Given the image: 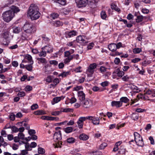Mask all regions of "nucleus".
Segmentation results:
<instances>
[{
    "instance_id": "obj_1",
    "label": "nucleus",
    "mask_w": 155,
    "mask_h": 155,
    "mask_svg": "<svg viewBox=\"0 0 155 155\" xmlns=\"http://www.w3.org/2000/svg\"><path fill=\"white\" fill-rule=\"evenodd\" d=\"M41 15L39 8L37 6L34 4H31L28 11V16L31 20H35L38 19Z\"/></svg>"
},
{
    "instance_id": "obj_2",
    "label": "nucleus",
    "mask_w": 155,
    "mask_h": 155,
    "mask_svg": "<svg viewBox=\"0 0 155 155\" xmlns=\"http://www.w3.org/2000/svg\"><path fill=\"white\" fill-rule=\"evenodd\" d=\"M11 9L10 10L5 11L2 14L4 20L7 22L12 20L14 17L15 13L20 11L19 8L18 7L14 5L11 6Z\"/></svg>"
},
{
    "instance_id": "obj_3",
    "label": "nucleus",
    "mask_w": 155,
    "mask_h": 155,
    "mask_svg": "<svg viewBox=\"0 0 155 155\" xmlns=\"http://www.w3.org/2000/svg\"><path fill=\"white\" fill-rule=\"evenodd\" d=\"M23 29L25 32L28 34L34 33L36 29L33 24L30 22H26L23 27Z\"/></svg>"
},
{
    "instance_id": "obj_4",
    "label": "nucleus",
    "mask_w": 155,
    "mask_h": 155,
    "mask_svg": "<svg viewBox=\"0 0 155 155\" xmlns=\"http://www.w3.org/2000/svg\"><path fill=\"white\" fill-rule=\"evenodd\" d=\"M53 138L54 141L57 142L56 147H61L62 143L60 141L62 139L61 131L59 130L58 132H56L54 134Z\"/></svg>"
},
{
    "instance_id": "obj_5",
    "label": "nucleus",
    "mask_w": 155,
    "mask_h": 155,
    "mask_svg": "<svg viewBox=\"0 0 155 155\" xmlns=\"http://www.w3.org/2000/svg\"><path fill=\"white\" fill-rule=\"evenodd\" d=\"M75 1L79 8L85 7L89 2V5L90 4L91 5L95 2L94 0H75Z\"/></svg>"
},
{
    "instance_id": "obj_6",
    "label": "nucleus",
    "mask_w": 155,
    "mask_h": 155,
    "mask_svg": "<svg viewBox=\"0 0 155 155\" xmlns=\"http://www.w3.org/2000/svg\"><path fill=\"white\" fill-rule=\"evenodd\" d=\"M134 137L135 141L137 145L140 147H143L144 143L142 137L137 132H134Z\"/></svg>"
},
{
    "instance_id": "obj_7",
    "label": "nucleus",
    "mask_w": 155,
    "mask_h": 155,
    "mask_svg": "<svg viewBox=\"0 0 155 155\" xmlns=\"http://www.w3.org/2000/svg\"><path fill=\"white\" fill-rule=\"evenodd\" d=\"M81 102L82 106L86 108H89L92 105L91 101L87 98H85Z\"/></svg>"
},
{
    "instance_id": "obj_8",
    "label": "nucleus",
    "mask_w": 155,
    "mask_h": 155,
    "mask_svg": "<svg viewBox=\"0 0 155 155\" xmlns=\"http://www.w3.org/2000/svg\"><path fill=\"white\" fill-rule=\"evenodd\" d=\"M87 119L91 120L93 124L95 125H97L99 124L100 119L99 117L94 116H87Z\"/></svg>"
},
{
    "instance_id": "obj_9",
    "label": "nucleus",
    "mask_w": 155,
    "mask_h": 155,
    "mask_svg": "<svg viewBox=\"0 0 155 155\" xmlns=\"http://www.w3.org/2000/svg\"><path fill=\"white\" fill-rule=\"evenodd\" d=\"M87 117H81L78 120L77 123L78 127L79 128H83V126L84 121L87 119Z\"/></svg>"
},
{
    "instance_id": "obj_10",
    "label": "nucleus",
    "mask_w": 155,
    "mask_h": 155,
    "mask_svg": "<svg viewBox=\"0 0 155 155\" xmlns=\"http://www.w3.org/2000/svg\"><path fill=\"white\" fill-rule=\"evenodd\" d=\"M31 34L27 33L24 31V32L22 33L21 37V39L23 40H27L30 39L31 38L30 36Z\"/></svg>"
},
{
    "instance_id": "obj_11",
    "label": "nucleus",
    "mask_w": 155,
    "mask_h": 155,
    "mask_svg": "<svg viewBox=\"0 0 155 155\" xmlns=\"http://www.w3.org/2000/svg\"><path fill=\"white\" fill-rule=\"evenodd\" d=\"M86 38L84 36L79 35L77 37L76 41L78 43H84L86 42Z\"/></svg>"
},
{
    "instance_id": "obj_12",
    "label": "nucleus",
    "mask_w": 155,
    "mask_h": 155,
    "mask_svg": "<svg viewBox=\"0 0 155 155\" xmlns=\"http://www.w3.org/2000/svg\"><path fill=\"white\" fill-rule=\"evenodd\" d=\"M43 50L47 53H50L53 51V48L51 45H46L42 48Z\"/></svg>"
},
{
    "instance_id": "obj_13",
    "label": "nucleus",
    "mask_w": 155,
    "mask_h": 155,
    "mask_svg": "<svg viewBox=\"0 0 155 155\" xmlns=\"http://www.w3.org/2000/svg\"><path fill=\"white\" fill-rule=\"evenodd\" d=\"M111 105L112 107H120L122 105L121 101H114L111 102Z\"/></svg>"
},
{
    "instance_id": "obj_14",
    "label": "nucleus",
    "mask_w": 155,
    "mask_h": 155,
    "mask_svg": "<svg viewBox=\"0 0 155 155\" xmlns=\"http://www.w3.org/2000/svg\"><path fill=\"white\" fill-rule=\"evenodd\" d=\"M78 96L79 99L81 101L85 98V94L82 91H78Z\"/></svg>"
},
{
    "instance_id": "obj_15",
    "label": "nucleus",
    "mask_w": 155,
    "mask_h": 155,
    "mask_svg": "<svg viewBox=\"0 0 155 155\" xmlns=\"http://www.w3.org/2000/svg\"><path fill=\"white\" fill-rule=\"evenodd\" d=\"M109 49L112 51H114L117 50V47L116 44L114 43H111L108 46Z\"/></svg>"
},
{
    "instance_id": "obj_16",
    "label": "nucleus",
    "mask_w": 155,
    "mask_h": 155,
    "mask_svg": "<svg viewBox=\"0 0 155 155\" xmlns=\"http://www.w3.org/2000/svg\"><path fill=\"white\" fill-rule=\"evenodd\" d=\"M94 72V70H92L91 68H90V66L88 67L86 71V73L87 74L88 77H92V74Z\"/></svg>"
},
{
    "instance_id": "obj_17",
    "label": "nucleus",
    "mask_w": 155,
    "mask_h": 155,
    "mask_svg": "<svg viewBox=\"0 0 155 155\" xmlns=\"http://www.w3.org/2000/svg\"><path fill=\"white\" fill-rule=\"evenodd\" d=\"M17 124L19 125L20 126H24L27 130H28L30 129V126L25 121L18 123Z\"/></svg>"
},
{
    "instance_id": "obj_18",
    "label": "nucleus",
    "mask_w": 155,
    "mask_h": 155,
    "mask_svg": "<svg viewBox=\"0 0 155 155\" xmlns=\"http://www.w3.org/2000/svg\"><path fill=\"white\" fill-rule=\"evenodd\" d=\"M25 58L28 61V62L31 64H33L34 62L32 60V58L31 56L28 54H26L25 56Z\"/></svg>"
},
{
    "instance_id": "obj_19",
    "label": "nucleus",
    "mask_w": 155,
    "mask_h": 155,
    "mask_svg": "<svg viewBox=\"0 0 155 155\" xmlns=\"http://www.w3.org/2000/svg\"><path fill=\"white\" fill-rule=\"evenodd\" d=\"M89 136L84 134H82L80 135L79 137V139L83 140H86L89 138Z\"/></svg>"
},
{
    "instance_id": "obj_20",
    "label": "nucleus",
    "mask_w": 155,
    "mask_h": 155,
    "mask_svg": "<svg viewBox=\"0 0 155 155\" xmlns=\"http://www.w3.org/2000/svg\"><path fill=\"white\" fill-rule=\"evenodd\" d=\"M139 117V115L138 114L135 113H133L131 115V118L134 120H137Z\"/></svg>"
},
{
    "instance_id": "obj_21",
    "label": "nucleus",
    "mask_w": 155,
    "mask_h": 155,
    "mask_svg": "<svg viewBox=\"0 0 155 155\" xmlns=\"http://www.w3.org/2000/svg\"><path fill=\"white\" fill-rule=\"evenodd\" d=\"M77 32L74 30H72L68 33V35L69 37H73L76 35Z\"/></svg>"
},
{
    "instance_id": "obj_22",
    "label": "nucleus",
    "mask_w": 155,
    "mask_h": 155,
    "mask_svg": "<svg viewBox=\"0 0 155 155\" xmlns=\"http://www.w3.org/2000/svg\"><path fill=\"white\" fill-rule=\"evenodd\" d=\"M18 136L19 138V139L21 140L25 139L27 141H29V140L27 139V138H25V135L22 133H19L18 134Z\"/></svg>"
},
{
    "instance_id": "obj_23",
    "label": "nucleus",
    "mask_w": 155,
    "mask_h": 155,
    "mask_svg": "<svg viewBox=\"0 0 155 155\" xmlns=\"http://www.w3.org/2000/svg\"><path fill=\"white\" fill-rule=\"evenodd\" d=\"M21 29L19 27H15L13 28V32L14 33L18 34L21 32Z\"/></svg>"
},
{
    "instance_id": "obj_24",
    "label": "nucleus",
    "mask_w": 155,
    "mask_h": 155,
    "mask_svg": "<svg viewBox=\"0 0 155 155\" xmlns=\"http://www.w3.org/2000/svg\"><path fill=\"white\" fill-rule=\"evenodd\" d=\"M111 8L113 10H114L116 11L119 12L120 11V10L118 7L115 5V4L112 3L111 5Z\"/></svg>"
},
{
    "instance_id": "obj_25",
    "label": "nucleus",
    "mask_w": 155,
    "mask_h": 155,
    "mask_svg": "<svg viewBox=\"0 0 155 155\" xmlns=\"http://www.w3.org/2000/svg\"><path fill=\"white\" fill-rule=\"evenodd\" d=\"M37 59L38 61V64L41 63H45L46 64L47 63L46 60L44 58H37Z\"/></svg>"
},
{
    "instance_id": "obj_26",
    "label": "nucleus",
    "mask_w": 155,
    "mask_h": 155,
    "mask_svg": "<svg viewBox=\"0 0 155 155\" xmlns=\"http://www.w3.org/2000/svg\"><path fill=\"white\" fill-rule=\"evenodd\" d=\"M34 113L35 115H39L45 114V112L42 110H38L34 112Z\"/></svg>"
},
{
    "instance_id": "obj_27",
    "label": "nucleus",
    "mask_w": 155,
    "mask_h": 155,
    "mask_svg": "<svg viewBox=\"0 0 155 155\" xmlns=\"http://www.w3.org/2000/svg\"><path fill=\"white\" fill-rule=\"evenodd\" d=\"M120 101L122 105L123 102L127 103L129 101V99L126 97H122L120 98Z\"/></svg>"
},
{
    "instance_id": "obj_28",
    "label": "nucleus",
    "mask_w": 155,
    "mask_h": 155,
    "mask_svg": "<svg viewBox=\"0 0 155 155\" xmlns=\"http://www.w3.org/2000/svg\"><path fill=\"white\" fill-rule=\"evenodd\" d=\"M62 98V99L64 98L63 97H56L54 98L53 100L55 103H57L61 100Z\"/></svg>"
},
{
    "instance_id": "obj_29",
    "label": "nucleus",
    "mask_w": 155,
    "mask_h": 155,
    "mask_svg": "<svg viewBox=\"0 0 155 155\" xmlns=\"http://www.w3.org/2000/svg\"><path fill=\"white\" fill-rule=\"evenodd\" d=\"M143 17L141 15L137 16V18L135 19L136 22L137 23H139L141 22L143 20Z\"/></svg>"
},
{
    "instance_id": "obj_30",
    "label": "nucleus",
    "mask_w": 155,
    "mask_h": 155,
    "mask_svg": "<svg viewBox=\"0 0 155 155\" xmlns=\"http://www.w3.org/2000/svg\"><path fill=\"white\" fill-rule=\"evenodd\" d=\"M54 22V25L57 27L62 26L63 25L62 22L59 21H55Z\"/></svg>"
},
{
    "instance_id": "obj_31",
    "label": "nucleus",
    "mask_w": 155,
    "mask_h": 155,
    "mask_svg": "<svg viewBox=\"0 0 155 155\" xmlns=\"http://www.w3.org/2000/svg\"><path fill=\"white\" fill-rule=\"evenodd\" d=\"M38 53L39 56L41 57H45L46 56L47 54V53L45 51L43 50V49L42 48V51L40 52H38Z\"/></svg>"
},
{
    "instance_id": "obj_32",
    "label": "nucleus",
    "mask_w": 155,
    "mask_h": 155,
    "mask_svg": "<svg viewBox=\"0 0 155 155\" xmlns=\"http://www.w3.org/2000/svg\"><path fill=\"white\" fill-rule=\"evenodd\" d=\"M70 74V72L69 71H67V72H63L58 75V77H66L68 75Z\"/></svg>"
},
{
    "instance_id": "obj_33",
    "label": "nucleus",
    "mask_w": 155,
    "mask_h": 155,
    "mask_svg": "<svg viewBox=\"0 0 155 155\" xmlns=\"http://www.w3.org/2000/svg\"><path fill=\"white\" fill-rule=\"evenodd\" d=\"M60 81L58 78H53V80L52 81V83L54 84H51V85L54 86V85L55 86L58 84L59 82Z\"/></svg>"
},
{
    "instance_id": "obj_34",
    "label": "nucleus",
    "mask_w": 155,
    "mask_h": 155,
    "mask_svg": "<svg viewBox=\"0 0 155 155\" xmlns=\"http://www.w3.org/2000/svg\"><path fill=\"white\" fill-rule=\"evenodd\" d=\"M85 80L84 78H78L76 79V83L78 84L83 83Z\"/></svg>"
},
{
    "instance_id": "obj_35",
    "label": "nucleus",
    "mask_w": 155,
    "mask_h": 155,
    "mask_svg": "<svg viewBox=\"0 0 155 155\" xmlns=\"http://www.w3.org/2000/svg\"><path fill=\"white\" fill-rule=\"evenodd\" d=\"M73 128L71 127H67L65 128V131L66 133H69L72 132Z\"/></svg>"
},
{
    "instance_id": "obj_36",
    "label": "nucleus",
    "mask_w": 155,
    "mask_h": 155,
    "mask_svg": "<svg viewBox=\"0 0 155 155\" xmlns=\"http://www.w3.org/2000/svg\"><path fill=\"white\" fill-rule=\"evenodd\" d=\"M56 2L62 5H65L66 2V0H57Z\"/></svg>"
},
{
    "instance_id": "obj_37",
    "label": "nucleus",
    "mask_w": 155,
    "mask_h": 155,
    "mask_svg": "<svg viewBox=\"0 0 155 155\" xmlns=\"http://www.w3.org/2000/svg\"><path fill=\"white\" fill-rule=\"evenodd\" d=\"M141 51V49L139 48H135L133 50V52L134 54L139 53Z\"/></svg>"
},
{
    "instance_id": "obj_38",
    "label": "nucleus",
    "mask_w": 155,
    "mask_h": 155,
    "mask_svg": "<svg viewBox=\"0 0 155 155\" xmlns=\"http://www.w3.org/2000/svg\"><path fill=\"white\" fill-rule=\"evenodd\" d=\"M101 18L103 19H105L107 17V15L105 11H102L101 13Z\"/></svg>"
},
{
    "instance_id": "obj_39",
    "label": "nucleus",
    "mask_w": 155,
    "mask_h": 155,
    "mask_svg": "<svg viewBox=\"0 0 155 155\" xmlns=\"http://www.w3.org/2000/svg\"><path fill=\"white\" fill-rule=\"evenodd\" d=\"M67 142L70 143H73L75 142V139L72 137L69 138L67 139Z\"/></svg>"
},
{
    "instance_id": "obj_40",
    "label": "nucleus",
    "mask_w": 155,
    "mask_h": 155,
    "mask_svg": "<svg viewBox=\"0 0 155 155\" xmlns=\"http://www.w3.org/2000/svg\"><path fill=\"white\" fill-rule=\"evenodd\" d=\"M32 65V64H30L26 65L25 66V68L28 71H31L32 70L33 67Z\"/></svg>"
},
{
    "instance_id": "obj_41",
    "label": "nucleus",
    "mask_w": 155,
    "mask_h": 155,
    "mask_svg": "<svg viewBox=\"0 0 155 155\" xmlns=\"http://www.w3.org/2000/svg\"><path fill=\"white\" fill-rule=\"evenodd\" d=\"M72 60V57L71 56L67 57L66 58H65L64 60V63L65 64H67L68 63L70 62V61Z\"/></svg>"
},
{
    "instance_id": "obj_42",
    "label": "nucleus",
    "mask_w": 155,
    "mask_h": 155,
    "mask_svg": "<svg viewBox=\"0 0 155 155\" xmlns=\"http://www.w3.org/2000/svg\"><path fill=\"white\" fill-rule=\"evenodd\" d=\"M59 16V15L56 13H54L51 14V17L53 19H55L58 18Z\"/></svg>"
},
{
    "instance_id": "obj_43",
    "label": "nucleus",
    "mask_w": 155,
    "mask_h": 155,
    "mask_svg": "<svg viewBox=\"0 0 155 155\" xmlns=\"http://www.w3.org/2000/svg\"><path fill=\"white\" fill-rule=\"evenodd\" d=\"M102 153L100 151L92 152L90 153V155H101Z\"/></svg>"
},
{
    "instance_id": "obj_44",
    "label": "nucleus",
    "mask_w": 155,
    "mask_h": 155,
    "mask_svg": "<svg viewBox=\"0 0 155 155\" xmlns=\"http://www.w3.org/2000/svg\"><path fill=\"white\" fill-rule=\"evenodd\" d=\"M38 152L39 154H43L45 152V150L43 148L39 147L38 149Z\"/></svg>"
},
{
    "instance_id": "obj_45",
    "label": "nucleus",
    "mask_w": 155,
    "mask_h": 155,
    "mask_svg": "<svg viewBox=\"0 0 155 155\" xmlns=\"http://www.w3.org/2000/svg\"><path fill=\"white\" fill-rule=\"evenodd\" d=\"M23 143L25 144V150L28 151H31V149H29L30 147L29 143H25L24 142H23Z\"/></svg>"
},
{
    "instance_id": "obj_46",
    "label": "nucleus",
    "mask_w": 155,
    "mask_h": 155,
    "mask_svg": "<svg viewBox=\"0 0 155 155\" xmlns=\"http://www.w3.org/2000/svg\"><path fill=\"white\" fill-rule=\"evenodd\" d=\"M107 146V143H104L100 145V147H99V149L101 150H102L104 149Z\"/></svg>"
},
{
    "instance_id": "obj_47",
    "label": "nucleus",
    "mask_w": 155,
    "mask_h": 155,
    "mask_svg": "<svg viewBox=\"0 0 155 155\" xmlns=\"http://www.w3.org/2000/svg\"><path fill=\"white\" fill-rule=\"evenodd\" d=\"M111 87H112V89L110 90V92H112L113 91V90L115 91L117 89L118 87V85L117 84L112 85H111Z\"/></svg>"
},
{
    "instance_id": "obj_48",
    "label": "nucleus",
    "mask_w": 155,
    "mask_h": 155,
    "mask_svg": "<svg viewBox=\"0 0 155 155\" xmlns=\"http://www.w3.org/2000/svg\"><path fill=\"white\" fill-rule=\"evenodd\" d=\"M94 45V44L93 43H90L87 46V50H91L92 49Z\"/></svg>"
},
{
    "instance_id": "obj_49",
    "label": "nucleus",
    "mask_w": 155,
    "mask_h": 155,
    "mask_svg": "<svg viewBox=\"0 0 155 155\" xmlns=\"http://www.w3.org/2000/svg\"><path fill=\"white\" fill-rule=\"evenodd\" d=\"M90 68H91L92 70H94V69L96 68L97 65L95 63L91 64L89 65Z\"/></svg>"
},
{
    "instance_id": "obj_50",
    "label": "nucleus",
    "mask_w": 155,
    "mask_h": 155,
    "mask_svg": "<svg viewBox=\"0 0 155 155\" xmlns=\"http://www.w3.org/2000/svg\"><path fill=\"white\" fill-rule=\"evenodd\" d=\"M15 115L13 113H11L10 114L9 118L12 120H14L15 119Z\"/></svg>"
},
{
    "instance_id": "obj_51",
    "label": "nucleus",
    "mask_w": 155,
    "mask_h": 155,
    "mask_svg": "<svg viewBox=\"0 0 155 155\" xmlns=\"http://www.w3.org/2000/svg\"><path fill=\"white\" fill-rule=\"evenodd\" d=\"M28 151L26 150H22L21 151V153L19 155H26L28 154Z\"/></svg>"
},
{
    "instance_id": "obj_52",
    "label": "nucleus",
    "mask_w": 155,
    "mask_h": 155,
    "mask_svg": "<svg viewBox=\"0 0 155 155\" xmlns=\"http://www.w3.org/2000/svg\"><path fill=\"white\" fill-rule=\"evenodd\" d=\"M49 63L51 64L54 66L57 65L58 64V62L56 60H51L49 61Z\"/></svg>"
},
{
    "instance_id": "obj_53",
    "label": "nucleus",
    "mask_w": 155,
    "mask_h": 155,
    "mask_svg": "<svg viewBox=\"0 0 155 155\" xmlns=\"http://www.w3.org/2000/svg\"><path fill=\"white\" fill-rule=\"evenodd\" d=\"M25 93L24 91L20 92L18 93V96L20 97H24V96H25Z\"/></svg>"
},
{
    "instance_id": "obj_54",
    "label": "nucleus",
    "mask_w": 155,
    "mask_h": 155,
    "mask_svg": "<svg viewBox=\"0 0 155 155\" xmlns=\"http://www.w3.org/2000/svg\"><path fill=\"white\" fill-rule=\"evenodd\" d=\"M12 131L14 133H16L18 132V128L15 126L12 127Z\"/></svg>"
},
{
    "instance_id": "obj_55",
    "label": "nucleus",
    "mask_w": 155,
    "mask_h": 155,
    "mask_svg": "<svg viewBox=\"0 0 155 155\" xmlns=\"http://www.w3.org/2000/svg\"><path fill=\"white\" fill-rule=\"evenodd\" d=\"M32 87L30 86H27L25 88V91H31L32 89Z\"/></svg>"
},
{
    "instance_id": "obj_56",
    "label": "nucleus",
    "mask_w": 155,
    "mask_h": 155,
    "mask_svg": "<svg viewBox=\"0 0 155 155\" xmlns=\"http://www.w3.org/2000/svg\"><path fill=\"white\" fill-rule=\"evenodd\" d=\"M61 111H55L51 112V114L52 115L57 116L59 115Z\"/></svg>"
},
{
    "instance_id": "obj_57",
    "label": "nucleus",
    "mask_w": 155,
    "mask_h": 155,
    "mask_svg": "<svg viewBox=\"0 0 155 155\" xmlns=\"http://www.w3.org/2000/svg\"><path fill=\"white\" fill-rule=\"evenodd\" d=\"M73 109L69 108H64V112L68 113L73 112Z\"/></svg>"
},
{
    "instance_id": "obj_58",
    "label": "nucleus",
    "mask_w": 155,
    "mask_h": 155,
    "mask_svg": "<svg viewBox=\"0 0 155 155\" xmlns=\"http://www.w3.org/2000/svg\"><path fill=\"white\" fill-rule=\"evenodd\" d=\"M38 108V105L37 104H34L31 106V109L32 110L36 109Z\"/></svg>"
},
{
    "instance_id": "obj_59",
    "label": "nucleus",
    "mask_w": 155,
    "mask_h": 155,
    "mask_svg": "<svg viewBox=\"0 0 155 155\" xmlns=\"http://www.w3.org/2000/svg\"><path fill=\"white\" fill-rule=\"evenodd\" d=\"M152 90L148 89L146 91H144L145 94L151 95L152 93Z\"/></svg>"
},
{
    "instance_id": "obj_60",
    "label": "nucleus",
    "mask_w": 155,
    "mask_h": 155,
    "mask_svg": "<svg viewBox=\"0 0 155 155\" xmlns=\"http://www.w3.org/2000/svg\"><path fill=\"white\" fill-rule=\"evenodd\" d=\"M70 103L71 104L74 103L75 102L77 101V99L74 97H72L69 99Z\"/></svg>"
},
{
    "instance_id": "obj_61",
    "label": "nucleus",
    "mask_w": 155,
    "mask_h": 155,
    "mask_svg": "<svg viewBox=\"0 0 155 155\" xmlns=\"http://www.w3.org/2000/svg\"><path fill=\"white\" fill-rule=\"evenodd\" d=\"M120 61V59L117 58H115L114 60V63L116 64H118Z\"/></svg>"
},
{
    "instance_id": "obj_62",
    "label": "nucleus",
    "mask_w": 155,
    "mask_h": 155,
    "mask_svg": "<svg viewBox=\"0 0 155 155\" xmlns=\"http://www.w3.org/2000/svg\"><path fill=\"white\" fill-rule=\"evenodd\" d=\"M28 134L30 135H32L35 133V130H28Z\"/></svg>"
},
{
    "instance_id": "obj_63",
    "label": "nucleus",
    "mask_w": 155,
    "mask_h": 155,
    "mask_svg": "<svg viewBox=\"0 0 155 155\" xmlns=\"http://www.w3.org/2000/svg\"><path fill=\"white\" fill-rule=\"evenodd\" d=\"M107 69V68H106L105 67L101 66L100 67V71L101 72H104L106 71Z\"/></svg>"
},
{
    "instance_id": "obj_64",
    "label": "nucleus",
    "mask_w": 155,
    "mask_h": 155,
    "mask_svg": "<svg viewBox=\"0 0 155 155\" xmlns=\"http://www.w3.org/2000/svg\"><path fill=\"white\" fill-rule=\"evenodd\" d=\"M133 18L134 16L130 13L128 14L127 17V18L129 20L133 19Z\"/></svg>"
}]
</instances>
